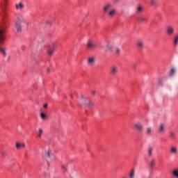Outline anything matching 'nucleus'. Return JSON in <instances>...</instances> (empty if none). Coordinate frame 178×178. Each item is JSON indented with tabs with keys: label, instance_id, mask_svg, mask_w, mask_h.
Returning <instances> with one entry per match:
<instances>
[{
	"label": "nucleus",
	"instance_id": "nucleus-1",
	"mask_svg": "<svg viewBox=\"0 0 178 178\" xmlns=\"http://www.w3.org/2000/svg\"><path fill=\"white\" fill-rule=\"evenodd\" d=\"M15 24L17 33H22V29H23V27H27L29 26V22L23 15H19L15 19Z\"/></svg>",
	"mask_w": 178,
	"mask_h": 178
},
{
	"label": "nucleus",
	"instance_id": "nucleus-2",
	"mask_svg": "<svg viewBox=\"0 0 178 178\" xmlns=\"http://www.w3.org/2000/svg\"><path fill=\"white\" fill-rule=\"evenodd\" d=\"M99 48L101 51H104V52H112L115 49V44L111 42H105L101 43Z\"/></svg>",
	"mask_w": 178,
	"mask_h": 178
},
{
	"label": "nucleus",
	"instance_id": "nucleus-3",
	"mask_svg": "<svg viewBox=\"0 0 178 178\" xmlns=\"http://www.w3.org/2000/svg\"><path fill=\"white\" fill-rule=\"evenodd\" d=\"M8 5V0H3V2L1 3V8L3 10L2 19L6 17V6Z\"/></svg>",
	"mask_w": 178,
	"mask_h": 178
},
{
	"label": "nucleus",
	"instance_id": "nucleus-4",
	"mask_svg": "<svg viewBox=\"0 0 178 178\" xmlns=\"http://www.w3.org/2000/svg\"><path fill=\"white\" fill-rule=\"evenodd\" d=\"M134 127L136 130L139 131V133H143L144 131V125L140 122H137L134 124Z\"/></svg>",
	"mask_w": 178,
	"mask_h": 178
},
{
	"label": "nucleus",
	"instance_id": "nucleus-5",
	"mask_svg": "<svg viewBox=\"0 0 178 178\" xmlns=\"http://www.w3.org/2000/svg\"><path fill=\"white\" fill-rule=\"evenodd\" d=\"M158 131L159 134H165L166 131V124L161 123L158 126Z\"/></svg>",
	"mask_w": 178,
	"mask_h": 178
},
{
	"label": "nucleus",
	"instance_id": "nucleus-6",
	"mask_svg": "<svg viewBox=\"0 0 178 178\" xmlns=\"http://www.w3.org/2000/svg\"><path fill=\"white\" fill-rule=\"evenodd\" d=\"M119 73V68L116 65H113L110 68L111 76H116Z\"/></svg>",
	"mask_w": 178,
	"mask_h": 178
},
{
	"label": "nucleus",
	"instance_id": "nucleus-7",
	"mask_svg": "<svg viewBox=\"0 0 178 178\" xmlns=\"http://www.w3.org/2000/svg\"><path fill=\"white\" fill-rule=\"evenodd\" d=\"M113 8L112 3H107L103 6V12L104 13H108Z\"/></svg>",
	"mask_w": 178,
	"mask_h": 178
},
{
	"label": "nucleus",
	"instance_id": "nucleus-8",
	"mask_svg": "<svg viewBox=\"0 0 178 178\" xmlns=\"http://www.w3.org/2000/svg\"><path fill=\"white\" fill-rule=\"evenodd\" d=\"M144 12V6L138 4L136 7V15H141Z\"/></svg>",
	"mask_w": 178,
	"mask_h": 178
},
{
	"label": "nucleus",
	"instance_id": "nucleus-9",
	"mask_svg": "<svg viewBox=\"0 0 178 178\" xmlns=\"http://www.w3.org/2000/svg\"><path fill=\"white\" fill-rule=\"evenodd\" d=\"M116 13H118V12L116 11V9H115V8H111L110 10V11L106 13L107 16H108V17H109V19H112V17H115V15H116Z\"/></svg>",
	"mask_w": 178,
	"mask_h": 178
},
{
	"label": "nucleus",
	"instance_id": "nucleus-10",
	"mask_svg": "<svg viewBox=\"0 0 178 178\" xmlns=\"http://www.w3.org/2000/svg\"><path fill=\"white\" fill-rule=\"evenodd\" d=\"M97 47H98V42L97 41L92 40L90 42V51H95V49H97Z\"/></svg>",
	"mask_w": 178,
	"mask_h": 178
},
{
	"label": "nucleus",
	"instance_id": "nucleus-11",
	"mask_svg": "<svg viewBox=\"0 0 178 178\" xmlns=\"http://www.w3.org/2000/svg\"><path fill=\"white\" fill-rule=\"evenodd\" d=\"M5 40V29H0V44H3Z\"/></svg>",
	"mask_w": 178,
	"mask_h": 178
},
{
	"label": "nucleus",
	"instance_id": "nucleus-12",
	"mask_svg": "<svg viewBox=\"0 0 178 178\" xmlns=\"http://www.w3.org/2000/svg\"><path fill=\"white\" fill-rule=\"evenodd\" d=\"M166 33L168 35H172V34H175V28L172 26H168Z\"/></svg>",
	"mask_w": 178,
	"mask_h": 178
},
{
	"label": "nucleus",
	"instance_id": "nucleus-13",
	"mask_svg": "<svg viewBox=\"0 0 178 178\" xmlns=\"http://www.w3.org/2000/svg\"><path fill=\"white\" fill-rule=\"evenodd\" d=\"M178 152V150H177V147L176 146H171L170 148V153L172 154V155H176Z\"/></svg>",
	"mask_w": 178,
	"mask_h": 178
},
{
	"label": "nucleus",
	"instance_id": "nucleus-14",
	"mask_svg": "<svg viewBox=\"0 0 178 178\" xmlns=\"http://www.w3.org/2000/svg\"><path fill=\"white\" fill-rule=\"evenodd\" d=\"M171 175L173 178H178V168L172 169Z\"/></svg>",
	"mask_w": 178,
	"mask_h": 178
},
{
	"label": "nucleus",
	"instance_id": "nucleus-15",
	"mask_svg": "<svg viewBox=\"0 0 178 178\" xmlns=\"http://www.w3.org/2000/svg\"><path fill=\"white\" fill-rule=\"evenodd\" d=\"M6 49H7L6 47L3 46H0V52L2 54L4 58H6V56H7Z\"/></svg>",
	"mask_w": 178,
	"mask_h": 178
},
{
	"label": "nucleus",
	"instance_id": "nucleus-16",
	"mask_svg": "<svg viewBox=\"0 0 178 178\" xmlns=\"http://www.w3.org/2000/svg\"><path fill=\"white\" fill-rule=\"evenodd\" d=\"M40 116L42 120H47V119L49 118V116L47 113H44V111L40 112Z\"/></svg>",
	"mask_w": 178,
	"mask_h": 178
},
{
	"label": "nucleus",
	"instance_id": "nucleus-17",
	"mask_svg": "<svg viewBox=\"0 0 178 178\" xmlns=\"http://www.w3.org/2000/svg\"><path fill=\"white\" fill-rule=\"evenodd\" d=\"M26 147V143H19V142L16 143V148L17 149H22V148Z\"/></svg>",
	"mask_w": 178,
	"mask_h": 178
},
{
	"label": "nucleus",
	"instance_id": "nucleus-18",
	"mask_svg": "<svg viewBox=\"0 0 178 178\" xmlns=\"http://www.w3.org/2000/svg\"><path fill=\"white\" fill-rule=\"evenodd\" d=\"M24 5L22 3H19L15 4V8L17 10H22V9H24Z\"/></svg>",
	"mask_w": 178,
	"mask_h": 178
},
{
	"label": "nucleus",
	"instance_id": "nucleus-19",
	"mask_svg": "<svg viewBox=\"0 0 178 178\" xmlns=\"http://www.w3.org/2000/svg\"><path fill=\"white\" fill-rule=\"evenodd\" d=\"M173 45L174 47H177L178 45V33H176L174 37Z\"/></svg>",
	"mask_w": 178,
	"mask_h": 178
},
{
	"label": "nucleus",
	"instance_id": "nucleus-20",
	"mask_svg": "<svg viewBox=\"0 0 178 178\" xmlns=\"http://www.w3.org/2000/svg\"><path fill=\"white\" fill-rule=\"evenodd\" d=\"M152 133V128L151 127H148L145 129V134L147 136H151V134Z\"/></svg>",
	"mask_w": 178,
	"mask_h": 178
},
{
	"label": "nucleus",
	"instance_id": "nucleus-21",
	"mask_svg": "<svg viewBox=\"0 0 178 178\" xmlns=\"http://www.w3.org/2000/svg\"><path fill=\"white\" fill-rule=\"evenodd\" d=\"M44 157L46 159H49V158H51V152L49 150L44 151Z\"/></svg>",
	"mask_w": 178,
	"mask_h": 178
},
{
	"label": "nucleus",
	"instance_id": "nucleus-22",
	"mask_svg": "<svg viewBox=\"0 0 178 178\" xmlns=\"http://www.w3.org/2000/svg\"><path fill=\"white\" fill-rule=\"evenodd\" d=\"M152 151H154V147H149L147 149V156H152Z\"/></svg>",
	"mask_w": 178,
	"mask_h": 178
},
{
	"label": "nucleus",
	"instance_id": "nucleus-23",
	"mask_svg": "<svg viewBox=\"0 0 178 178\" xmlns=\"http://www.w3.org/2000/svg\"><path fill=\"white\" fill-rule=\"evenodd\" d=\"M138 22H140V23H144L147 22V18L143 15L140 16L138 19Z\"/></svg>",
	"mask_w": 178,
	"mask_h": 178
},
{
	"label": "nucleus",
	"instance_id": "nucleus-24",
	"mask_svg": "<svg viewBox=\"0 0 178 178\" xmlns=\"http://www.w3.org/2000/svg\"><path fill=\"white\" fill-rule=\"evenodd\" d=\"M55 53V48H51L47 51V54L49 56H51V55H54Z\"/></svg>",
	"mask_w": 178,
	"mask_h": 178
},
{
	"label": "nucleus",
	"instance_id": "nucleus-25",
	"mask_svg": "<svg viewBox=\"0 0 178 178\" xmlns=\"http://www.w3.org/2000/svg\"><path fill=\"white\" fill-rule=\"evenodd\" d=\"M138 47L140 49H143V48H144V42H143V40H139L138 42Z\"/></svg>",
	"mask_w": 178,
	"mask_h": 178
},
{
	"label": "nucleus",
	"instance_id": "nucleus-26",
	"mask_svg": "<svg viewBox=\"0 0 178 178\" xmlns=\"http://www.w3.org/2000/svg\"><path fill=\"white\" fill-rule=\"evenodd\" d=\"M149 166L151 169L155 166V160L151 159L150 161L149 162Z\"/></svg>",
	"mask_w": 178,
	"mask_h": 178
},
{
	"label": "nucleus",
	"instance_id": "nucleus-27",
	"mask_svg": "<svg viewBox=\"0 0 178 178\" xmlns=\"http://www.w3.org/2000/svg\"><path fill=\"white\" fill-rule=\"evenodd\" d=\"M96 58L95 57H90V65L92 66L95 63Z\"/></svg>",
	"mask_w": 178,
	"mask_h": 178
},
{
	"label": "nucleus",
	"instance_id": "nucleus-28",
	"mask_svg": "<svg viewBox=\"0 0 178 178\" xmlns=\"http://www.w3.org/2000/svg\"><path fill=\"white\" fill-rule=\"evenodd\" d=\"M42 128H39L38 129V136L39 137V138H41L42 136Z\"/></svg>",
	"mask_w": 178,
	"mask_h": 178
},
{
	"label": "nucleus",
	"instance_id": "nucleus-29",
	"mask_svg": "<svg viewBox=\"0 0 178 178\" xmlns=\"http://www.w3.org/2000/svg\"><path fill=\"white\" fill-rule=\"evenodd\" d=\"M136 175V170L134 169H132L129 175L130 178H134V176Z\"/></svg>",
	"mask_w": 178,
	"mask_h": 178
},
{
	"label": "nucleus",
	"instance_id": "nucleus-30",
	"mask_svg": "<svg viewBox=\"0 0 178 178\" xmlns=\"http://www.w3.org/2000/svg\"><path fill=\"white\" fill-rule=\"evenodd\" d=\"M175 73H176V70L175 68H172L169 73V75L170 76V77H172V76H173Z\"/></svg>",
	"mask_w": 178,
	"mask_h": 178
},
{
	"label": "nucleus",
	"instance_id": "nucleus-31",
	"mask_svg": "<svg viewBox=\"0 0 178 178\" xmlns=\"http://www.w3.org/2000/svg\"><path fill=\"white\" fill-rule=\"evenodd\" d=\"M175 137H176V134H175L172 131L170 132V138H175Z\"/></svg>",
	"mask_w": 178,
	"mask_h": 178
},
{
	"label": "nucleus",
	"instance_id": "nucleus-32",
	"mask_svg": "<svg viewBox=\"0 0 178 178\" xmlns=\"http://www.w3.org/2000/svg\"><path fill=\"white\" fill-rule=\"evenodd\" d=\"M115 54H117V55H119V54H120V48L115 47Z\"/></svg>",
	"mask_w": 178,
	"mask_h": 178
},
{
	"label": "nucleus",
	"instance_id": "nucleus-33",
	"mask_svg": "<svg viewBox=\"0 0 178 178\" xmlns=\"http://www.w3.org/2000/svg\"><path fill=\"white\" fill-rule=\"evenodd\" d=\"M91 94H92V97H95V95H97V90H92L91 91Z\"/></svg>",
	"mask_w": 178,
	"mask_h": 178
},
{
	"label": "nucleus",
	"instance_id": "nucleus-34",
	"mask_svg": "<svg viewBox=\"0 0 178 178\" xmlns=\"http://www.w3.org/2000/svg\"><path fill=\"white\" fill-rule=\"evenodd\" d=\"M155 3H156V0H150V5L152 6H154V5H155Z\"/></svg>",
	"mask_w": 178,
	"mask_h": 178
},
{
	"label": "nucleus",
	"instance_id": "nucleus-35",
	"mask_svg": "<svg viewBox=\"0 0 178 178\" xmlns=\"http://www.w3.org/2000/svg\"><path fill=\"white\" fill-rule=\"evenodd\" d=\"M61 168H62L63 170H64V172H66V166H65V165H62Z\"/></svg>",
	"mask_w": 178,
	"mask_h": 178
},
{
	"label": "nucleus",
	"instance_id": "nucleus-36",
	"mask_svg": "<svg viewBox=\"0 0 178 178\" xmlns=\"http://www.w3.org/2000/svg\"><path fill=\"white\" fill-rule=\"evenodd\" d=\"M43 107L44 108V109L45 108H48V104H44V105H43Z\"/></svg>",
	"mask_w": 178,
	"mask_h": 178
},
{
	"label": "nucleus",
	"instance_id": "nucleus-37",
	"mask_svg": "<svg viewBox=\"0 0 178 178\" xmlns=\"http://www.w3.org/2000/svg\"><path fill=\"white\" fill-rule=\"evenodd\" d=\"M136 67H137V65H136V64H134V65H132L133 69H136Z\"/></svg>",
	"mask_w": 178,
	"mask_h": 178
},
{
	"label": "nucleus",
	"instance_id": "nucleus-38",
	"mask_svg": "<svg viewBox=\"0 0 178 178\" xmlns=\"http://www.w3.org/2000/svg\"><path fill=\"white\" fill-rule=\"evenodd\" d=\"M45 176H46L47 177H49V176H51V175H50L49 173H47V174L45 175Z\"/></svg>",
	"mask_w": 178,
	"mask_h": 178
},
{
	"label": "nucleus",
	"instance_id": "nucleus-39",
	"mask_svg": "<svg viewBox=\"0 0 178 178\" xmlns=\"http://www.w3.org/2000/svg\"><path fill=\"white\" fill-rule=\"evenodd\" d=\"M82 102H83V104H86V99H82Z\"/></svg>",
	"mask_w": 178,
	"mask_h": 178
},
{
	"label": "nucleus",
	"instance_id": "nucleus-40",
	"mask_svg": "<svg viewBox=\"0 0 178 178\" xmlns=\"http://www.w3.org/2000/svg\"><path fill=\"white\" fill-rule=\"evenodd\" d=\"M51 21H47V24H51Z\"/></svg>",
	"mask_w": 178,
	"mask_h": 178
},
{
	"label": "nucleus",
	"instance_id": "nucleus-41",
	"mask_svg": "<svg viewBox=\"0 0 178 178\" xmlns=\"http://www.w3.org/2000/svg\"><path fill=\"white\" fill-rule=\"evenodd\" d=\"M90 47V42H88V47Z\"/></svg>",
	"mask_w": 178,
	"mask_h": 178
},
{
	"label": "nucleus",
	"instance_id": "nucleus-42",
	"mask_svg": "<svg viewBox=\"0 0 178 178\" xmlns=\"http://www.w3.org/2000/svg\"><path fill=\"white\" fill-rule=\"evenodd\" d=\"M88 63H90V58L88 59Z\"/></svg>",
	"mask_w": 178,
	"mask_h": 178
},
{
	"label": "nucleus",
	"instance_id": "nucleus-43",
	"mask_svg": "<svg viewBox=\"0 0 178 178\" xmlns=\"http://www.w3.org/2000/svg\"><path fill=\"white\" fill-rule=\"evenodd\" d=\"M119 1V0H115V2H118Z\"/></svg>",
	"mask_w": 178,
	"mask_h": 178
},
{
	"label": "nucleus",
	"instance_id": "nucleus-44",
	"mask_svg": "<svg viewBox=\"0 0 178 178\" xmlns=\"http://www.w3.org/2000/svg\"><path fill=\"white\" fill-rule=\"evenodd\" d=\"M47 72H49V69H47Z\"/></svg>",
	"mask_w": 178,
	"mask_h": 178
},
{
	"label": "nucleus",
	"instance_id": "nucleus-45",
	"mask_svg": "<svg viewBox=\"0 0 178 178\" xmlns=\"http://www.w3.org/2000/svg\"><path fill=\"white\" fill-rule=\"evenodd\" d=\"M90 105H92V104H90Z\"/></svg>",
	"mask_w": 178,
	"mask_h": 178
}]
</instances>
